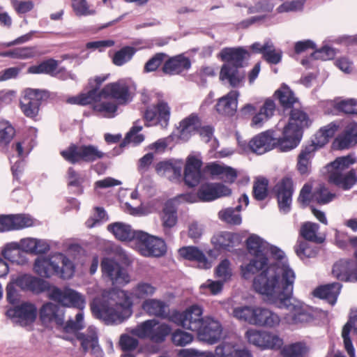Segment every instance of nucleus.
Instances as JSON below:
<instances>
[{
  "instance_id": "1",
  "label": "nucleus",
  "mask_w": 357,
  "mask_h": 357,
  "mask_svg": "<svg viewBox=\"0 0 357 357\" xmlns=\"http://www.w3.org/2000/svg\"><path fill=\"white\" fill-rule=\"evenodd\" d=\"M294 280L295 273L289 266H273L255 278L253 287L257 292L266 295L271 302L288 308L290 314L287 319L290 324L309 322L312 315L303 306L290 303Z\"/></svg>"
},
{
  "instance_id": "5",
  "label": "nucleus",
  "mask_w": 357,
  "mask_h": 357,
  "mask_svg": "<svg viewBox=\"0 0 357 357\" xmlns=\"http://www.w3.org/2000/svg\"><path fill=\"white\" fill-rule=\"evenodd\" d=\"M233 314L236 319L251 325L267 328H275L279 326L281 321L277 313L263 307H238L234 309Z\"/></svg>"
},
{
  "instance_id": "36",
  "label": "nucleus",
  "mask_w": 357,
  "mask_h": 357,
  "mask_svg": "<svg viewBox=\"0 0 357 357\" xmlns=\"http://www.w3.org/2000/svg\"><path fill=\"white\" fill-rule=\"evenodd\" d=\"M317 146L314 142L303 147L298 155L297 170L303 176H307L310 172L311 159L317 151Z\"/></svg>"
},
{
  "instance_id": "19",
  "label": "nucleus",
  "mask_w": 357,
  "mask_h": 357,
  "mask_svg": "<svg viewBox=\"0 0 357 357\" xmlns=\"http://www.w3.org/2000/svg\"><path fill=\"white\" fill-rule=\"evenodd\" d=\"M48 296L50 299L58 302L63 306L82 309L84 305V300L82 296L71 289L61 290L56 287H52L50 289Z\"/></svg>"
},
{
  "instance_id": "54",
  "label": "nucleus",
  "mask_w": 357,
  "mask_h": 357,
  "mask_svg": "<svg viewBox=\"0 0 357 357\" xmlns=\"http://www.w3.org/2000/svg\"><path fill=\"white\" fill-rule=\"evenodd\" d=\"M310 242L298 240L294 246V250L301 259L312 258L317 256L319 249L317 247L312 246Z\"/></svg>"
},
{
  "instance_id": "57",
  "label": "nucleus",
  "mask_w": 357,
  "mask_h": 357,
  "mask_svg": "<svg viewBox=\"0 0 357 357\" xmlns=\"http://www.w3.org/2000/svg\"><path fill=\"white\" fill-rule=\"evenodd\" d=\"M335 197L336 195L330 192L328 188L324 185H320L319 188H316L313 192V200L321 205L328 204L332 202Z\"/></svg>"
},
{
  "instance_id": "3",
  "label": "nucleus",
  "mask_w": 357,
  "mask_h": 357,
  "mask_svg": "<svg viewBox=\"0 0 357 357\" xmlns=\"http://www.w3.org/2000/svg\"><path fill=\"white\" fill-rule=\"evenodd\" d=\"M246 248L248 252L253 257L250 262L241 266L243 276L247 278L249 275L258 273L260 275L264 271L268 270L271 266H289L287 264H273L268 265V259L266 255L268 245L266 244L260 237L255 234L250 235L245 241Z\"/></svg>"
},
{
  "instance_id": "64",
  "label": "nucleus",
  "mask_w": 357,
  "mask_h": 357,
  "mask_svg": "<svg viewBox=\"0 0 357 357\" xmlns=\"http://www.w3.org/2000/svg\"><path fill=\"white\" fill-rule=\"evenodd\" d=\"M282 52L280 50H276L273 43H270L267 50L264 52L263 58L268 63L278 64L282 60Z\"/></svg>"
},
{
  "instance_id": "47",
  "label": "nucleus",
  "mask_w": 357,
  "mask_h": 357,
  "mask_svg": "<svg viewBox=\"0 0 357 357\" xmlns=\"http://www.w3.org/2000/svg\"><path fill=\"white\" fill-rule=\"evenodd\" d=\"M237 236L235 234L228 231H221L214 235L211 242L218 250H230L235 246Z\"/></svg>"
},
{
  "instance_id": "15",
  "label": "nucleus",
  "mask_w": 357,
  "mask_h": 357,
  "mask_svg": "<svg viewBox=\"0 0 357 357\" xmlns=\"http://www.w3.org/2000/svg\"><path fill=\"white\" fill-rule=\"evenodd\" d=\"M100 268L102 278L110 281L112 284L124 285L130 282V276L126 270L114 259L102 258Z\"/></svg>"
},
{
  "instance_id": "50",
  "label": "nucleus",
  "mask_w": 357,
  "mask_h": 357,
  "mask_svg": "<svg viewBox=\"0 0 357 357\" xmlns=\"http://www.w3.org/2000/svg\"><path fill=\"white\" fill-rule=\"evenodd\" d=\"M137 52V49L132 46H124L116 51L112 57V63L116 66H121L129 62Z\"/></svg>"
},
{
  "instance_id": "14",
  "label": "nucleus",
  "mask_w": 357,
  "mask_h": 357,
  "mask_svg": "<svg viewBox=\"0 0 357 357\" xmlns=\"http://www.w3.org/2000/svg\"><path fill=\"white\" fill-rule=\"evenodd\" d=\"M245 337L250 344H252L261 349L278 350L284 344L283 340L278 335L257 329L248 330Z\"/></svg>"
},
{
  "instance_id": "63",
  "label": "nucleus",
  "mask_w": 357,
  "mask_h": 357,
  "mask_svg": "<svg viewBox=\"0 0 357 357\" xmlns=\"http://www.w3.org/2000/svg\"><path fill=\"white\" fill-rule=\"evenodd\" d=\"M40 55V53L38 51L36 46H26L15 48V59H30Z\"/></svg>"
},
{
  "instance_id": "42",
  "label": "nucleus",
  "mask_w": 357,
  "mask_h": 357,
  "mask_svg": "<svg viewBox=\"0 0 357 357\" xmlns=\"http://www.w3.org/2000/svg\"><path fill=\"white\" fill-rule=\"evenodd\" d=\"M59 61L50 58L43 60L38 65H33L29 67L27 73L30 74H45L54 77L61 72L59 70Z\"/></svg>"
},
{
  "instance_id": "60",
  "label": "nucleus",
  "mask_w": 357,
  "mask_h": 357,
  "mask_svg": "<svg viewBox=\"0 0 357 357\" xmlns=\"http://www.w3.org/2000/svg\"><path fill=\"white\" fill-rule=\"evenodd\" d=\"M338 126L335 123H330L328 126L321 128L316 135V138H321V140H318L316 146L319 145L321 146L328 142L329 139L332 138Z\"/></svg>"
},
{
  "instance_id": "17",
  "label": "nucleus",
  "mask_w": 357,
  "mask_h": 357,
  "mask_svg": "<svg viewBox=\"0 0 357 357\" xmlns=\"http://www.w3.org/2000/svg\"><path fill=\"white\" fill-rule=\"evenodd\" d=\"M45 91L28 89L20 100V106L23 114L28 118H36L39 112L40 106L45 97Z\"/></svg>"
},
{
  "instance_id": "48",
  "label": "nucleus",
  "mask_w": 357,
  "mask_h": 357,
  "mask_svg": "<svg viewBox=\"0 0 357 357\" xmlns=\"http://www.w3.org/2000/svg\"><path fill=\"white\" fill-rule=\"evenodd\" d=\"M215 353L218 357H252L248 351L236 349L233 344L227 342L218 345Z\"/></svg>"
},
{
  "instance_id": "6",
  "label": "nucleus",
  "mask_w": 357,
  "mask_h": 357,
  "mask_svg": "<svg viewBox=\"0 0 357 357\" xmlns=\"http://www.w3.org/2000/svg\"><path fill=\"white\" fill-rule=\"evenodd\" d=\"M140 100L145 107L144 109L141 110V114L146 127L157 125L166 127L168 125L171 108L167 102L159 100L151 105V98L146 93H142Z\"/></svg>"
},
{
  "instance_id": "59",
  "label": "nucleus",
  "mask_w": 357,
  "mask_h": 357,
  "mask_svg": "<svg viewBox=\"0 0 357 357\" xmlns=\"http://www.w3.org/2000/svg\"><path fill=\"white\" fill-rule=\"evenodd\" d=\"M168 55L164 52H158L151 57L144 64L143 72L149 73L156 71L164 63Z\"/></svg>"
},
{
  "instance_id": "20",
  "label": "nucleus",
  "mask_w": 357,
  "mask_h": 357,
  "mask_svg": "<svg viewBox=\"0 0 357 357\" xmlns=\"http://www.w3.org/2000/svg\"><path fill=\"white\" fill-rule=\"evenodd\" d=\"M6 314L11 319H17V321L22 326L31 325L37 317V308L31 303L22 302L6 310Z\"/></svg>"
},
{
  "instance_id": "27",
  "label": "nucleus",
  "mask_w": 357,
  "mask_h": 357,
  "mask_svg": "<svg viewBox=\"0 0 357 357\" xmlns=\"http://www.w3.org/2000/svg\"><path fill=\"white\" fill-rule=\"evenodd\" d=\"M202 162L195 156L188 158L184 169V181L189 187L199 184L202 177L201 168Z\"/></svg>"
},
{
  "instance_id": "2",
  "label": "nucleus",
  "mask_w": 357,
  "mask_h": 357,
  "mask_svg": "<svg viewBox=\"0 0 357 357\" xmlns=\"http://www.w3.org/2000/svg\"><path fill=\"white\" fill-rule=\"evenodd\" d=\"M133 303L128 293L112 288L104 295L102 302L91 305L93 314L110 324H121L132 314Z\"/></svg>"
},
{
  "instance_id": "22",
  "label": "nucleus",
  "mask_w": 357,
  "mask_h": 357,
  "mask_svg": "<svg viewBox=\"0 0 357 357\" xmlns=\"http://www.w3.org/2000/svg\"><path fill=\"white\" fill-rule=\"evenodd\" d=\"M231 193V190L221 183H206L199 186L197 197L202 202H211Z\"/></svg>"
},
{
  "instance_id": "28",
  "label": "nucleus",
  "mask_w": 357,
  "mask_h": 357,
  "mask_svg": "<svg viewBox=\"0 0 357 357\" xmlns=\"http://www.w3.org/2000/svg\"><path fill=\"white\" fill-rule=\"evenodd\" d=\"M239 92L231 90L225 96L220 98L215 105L216 112L222 116H233L237 111Z\"/></svg>"
},
{
  "instance_id": "25",
  "label": "nucleus",
  "mask_w": 357,
  "mask_h": 357,
  "mask_svg": "<svg viewBox=\"0 0 357 357\" xmlns=\"http://www.w3.org/2000/svg\"><path fill=\"white\" fill-rule=\"evenodd\" d=\"M162 67V71L165 75H177L188 71L191 67L190 59L181 54L174 56H168Z\"/></svg>"
},
{
  "instance_id": "40",
  "label": "nucleus",
  "mask_w": 357,
  "mask_h": 357,
  "mask_svg": "<svg viewBox=\"0 0 357 357\" xmlns=\"http://www.w3.org/2000/svg\"><path fill=\"white\" fill-rule=\"evenodd\" d=\"M202 125V121L198 114L192 113L179 123V136L182 139H188L197 132Z\"/></svg>"
},
{
  "instance_id": "56",
  "label": "nucleus",
  "mask_w": 357,
  "mask_h": 357,
  "mask_svg": "<svg viewBox=\"0 0 357 357\" xmlns=\"http://www.w3.org/2000/svg\"><path fill=\"white\" fill-rule=\"evenodd\" d=\"M241 205L237 206L235 208H227L219 212V218L227 224L238 225L241 223L242 219L239 213Z\"/></svg>"
},
{
  "instance_id": "61",
  "label": "nucleus",
  "mask_w": 357,
  "mask_h": 357,
  "mask_svg": "<svg viewBox=\"0 0 357 357\" xmlns=\"http://www.w3.org/2000/svg\"><path fill=\"white\" fill-rule=\"evenodd\" d=\"M15 135L14 127L8 121L0 123V146L8 144Z\"/></svg>"
},
{
  "instance_id": "29",
  "label": "nucleus",
  "mask_w": 357,
  "mask_h": 357,
  "mask_svg": "<svg viewBox=\"0 0 357 357\" xmlns=\"http://www.w3.org/2000/svg\"><path fill=\"white\" fill-rule=\"evenodd\" d=\"M328 182L344 190L351 189L357 182L356 170L350 169L347 173H343L340 169L333 170L329 174Z\"/></svg>"
},
{
  "instance_id": "49",
  "label": "nucleus",
  "mask_w": 357,
  "mask_h": 357,
  "mask_svg": "<svg viewBox=\"0 0 357 357\" xmlns=\"http://www.w3.org/2000/svg\"><path fill=\"white\" fill-rule=\"evenodd\" d=\"M155 170L158 174L167 176L170 181H174L181 178L182 168L171 162L162 161L156 165Z\"/></svg>"
},
{
  "instance_id": "32",
  "label": "nucleus",
  "mask_w": 357,
  "mask_h": 357,
  "mask_svg": "<svg viewBox=\"0 0 357 357\" xmlns=\"http://www.w3.org/2000/svg\"><path fill=\"white\" fill-rule=\"evenodd\" d=\"M107 230L111 232L116 239L121 241H137V236L142 231L133 230L130 225L116 222L107 226Z\"/></svg>"
},
{
  "instance_id": "52",
  "label": "nucleus",
  "mask_w": 357,
  "mask_h": 357,
  "mask_svg": "<svg viewBox=\"0 0 357 357\" xmlns=\"http://www.w3.org/2000/svg\"><path fill=\"white\" fill-rule=\"evenodd\" d=\"M156 289L157 288L151 283L139 282L132 289L131 295L133 298L146 300L148 297L152 296Z\"/></svg>"
},
{
  "instance_id": "51",
  "label": "nucleus",
  "mask_w": 357,
  "mask_h": 357,
  "mask_svg": "<svg viewBox=\"0 0 357 357\" xmlns=\"http://www.w3.org/2000/svg\"><path fill=\"white\" fill-rule=\"evenodd\" d=\"M269 181L263 176L257 178L252 186V197L257 201H264L268 195Z\"/></svg>"
},
{
  "instance_id": "34",
  "label": "nucleus",
  "mask_w": 357,
  "mask_h": 357,
  "mask_svg": "<svg viewBox=\"0 0 357 357\" xmlns=\"http://www.w3.org/2000/svg\"><path fill=\"white\" fill-rule=\"evenodd\" d=\"M248 56V52L243 47H225L220 52L221 59L236 68L243 67V61Z\"/></svg>"
},
{
  "instance_id": "41",
  "label": "nucleus",
  "mask_w": 357,
  "mask_h": 357,
  "mask_svg": "<svg viewBox=\"0 0 357 357\" xmlns=\"http://www.w3.org/2000/svg\"><path fill=\"white\" fill-rule=\"evenodd\" d=\"M207 169L212 176H218L225 183H233L238 176L235 169L224 165L211 163L207 166Z\"/></svg>"
},
{
  "instance_id": "43",
  "label": "nucleus",
  "mask_w": 357,
  "mask_h": 357,
  "mask_svg": "<svg viewBox=\"0 0 357 357\" xmlns=\"http://www.w3.org/2000/svg\"><path fill=\"white\" fill-rule=\"evenodd\" d=\"M239 68L231 66L230 63L222 65L220 72V79L227 80L232 87L238 86L245 78V73L238 70Z\"/></svg>"
},
{
  "instance_id": "18",
  "label": "nucleus",
  "mask_w": 357,
  "mask_h": 357,
  "mask_svg": "<svg viewBox=\"0 0 357 357\" xmlns=\"http://www.w3.org/2000/svg\"><path fill=\"white\" fill-rule=\"evenodd\" d=\"M340 259L334 263L332 275L342 282H357V257Z\"/></svg>"
},
{
  "instance_id": "35",
  "label": "nucleus",
  "mask_w": 357,
  "mask_h": 357,
  "mask_svg": "<svg viewBox=\"0 0 357 357\" xmlns=\"http://www.w3.org/2000/svg\"><path fill=\"white\" fill-rule=\"evenodd\" d=\"M77 339L80 342L81 347L84 352L91 349V353L100 356L102 351L98 345V339L96 333L93 330H88L87 333H77Z\"/></svg>"
},
{
  "instance_id": "31",
  "label": "nucleus",
  "mask_w": 357,
  "mask_h": 357,
  "mask_svg": "<svg viewBox=\"0 0 357 357\" xmlns=\"http://www.w3.org/2000/svg\"><path fill=\"white\" fill-rule=\"evenodd\" d=\"M142 307L150 316L169 321L171 312H169V305L164 301L155 298L146 299Z\"/></svg>"
},
{
  "instance_id": "26",
  "label": "nucleus",
  "mask_w": 357,
  "mask_h": 357,
  "mask_svg": "<svg viewBox=\"0 0 357 357\" xmlns=\"http://www.w3.org/2000/svg\"><path fill=\"white\" fill-rule=\"evenodd\" d=\"M16 285L24 291H30L34 294H40L51 289L50 284L43 279L29 275H23L15 279Z\"/></svg>"
},
{
  "instance_id": "45",
  "label": "nucleus",
  "mask_w": 357,
  "mask_h": 357,
  "mask_svg": "<svg viewBox=\"0 0 357 357\" xmlns=\"http://www.w3.org/2000/svg\"><path fill=\"white\" fill-rule=\"evenodd\" d=\"M319 225L312 222H303L299 229V236L304 241L321 244L324 242L325 238L319 235Z\"/></svg>"
},
{
  "instance_id": "53",
  "label": "nucleus",
  "mask_w": 357,
  "mask_h": 357,
  "mask_svg": "<svg viewBox=\"0 0 357 357\" xmlns=\"http://www.w3.org/2000/svg\"><path fill=\"white\" fill-rule=\"evenodd\" d=\"M280 349L283 357H304L308 351L305 344L301 342L287 344Z\"/></svg>"
},
{
  "instance_id": "44",
  "label": "nucleus",
  "mask_w": 357,
  "mask_h": 357,
  "mask_svg": "<svg viewBox=\"0 0 357 357\" xmlns=\"http://www.w3.org/2000/svg\"><path fill=\"white\" fill-rule=\"evenodd\" d=\"M352 328L357 333V312L349 316V319L343 326L342 331L344 348L349 357H355V349L349 336Z\"/></svg>"
},
{
  "instance_id": "24",
  "label": "nucleus",
  "mask_w": 357,
  "mask_h": 357,
  "mask_svg": "<svg viewBox=\"0 0 357 357\" xmlns=\"http://www.w3.org/2000/svg\"><path fill=\"white\" fill-rule=\"evenodd\" d=\"M101 93L104 98H112L121 103H126L130 100V87L123 80L106 84L101 89Z\"/></svg>"
},
{
  "instance_id": "30",
  "label": "nucleus",
  "mask_w": 357,
  "mask_h": 357,
  "mask_svg": "<svg viewBox=\"0 0 357 357\" xmlns=\"http://www.w3.org/2000/svg\"><path fill=\"white\" fill-rule=\"evenodd\" d=\"M275 99L278 100L280 106L284 112L291 110L296 105H300V100L289 86L283 83L273 94Z\"/></svg>"
},
{
  "instance_id": "16",
  "label": "nucleus",
  "mask_w": 357,
  "mask_h": 357,
  "mask_svg": "<svg viewBox=\"0 0 357 357\" xmlns=\"http://www.w3.org/2000/svg\"><path fill=\"white\" fill-rule=\"evenodd\" d=\"M195 333L199 340L213 344L220 340L222 326L219 321L206 316L204 317Z\"/></svg>"
},
{
  "instance_id": "46",
  "label": "nucleus",
  "mask_w": 357,
  "mask_h": 357,
  "mask_svg": "<svg viewBox=\"0 0 357 357\" xmlns=\"http://www.w3.org/2000/svg\"><path fill=\"white\" fill-rule=\"evenodd\" d=\"M103 98V94L100 91H97V89H91L86 93H82L77 96L71 97L68 102L70 104H75L85 106L91 104H96Z\"/></svg>"
},
{
  "instance_id": "4",
  "label": "nucleus",
  "mask_w": 357,
  "mask_h": 357,
  "mask_svg": "<svg viewBox=\"0 0 357 357\" xmlns=\"http://www.w3.org/2000/svg\"><path fill=\"white\" fill-rule=\"evenodd\" d=\"M36 273L43 278L57 275L62 279L73 277L75 267L73 262L64 255L59 253L51 258H38L34 262Z\"/></svg>"
},
{
  "instance_id": "58",
  "label": "nucleus",
  "mask_w": 357,
  "mask_h": 357,
  "mask_svg": "<svg viewBox=\"0 0 357 357\" xmlns=\"http://www.w3.org/2000/svg\"><path fill=\"white\" fill-rule=\"evenodd\" d=\"M333 108L346 114H356L357 111V100L354 98L335 101Z\"/></svg>"
},
{
  "instance_id": "8",
  "label": "nucleus",
  "mask_w": 357,
  "mask_h": 357,
  "mask_svg": "<svg viewBox=\"0 0 357 357\" xmlns=\"http://www.w3.org/2000/svg\"><path fill=\"white\" fill-rule=\"evenodd\" d=\"M60 154L65 160L73 165L82 162L92 163L106 156V153L100 150L97 146L77 145L73 143L61 151Z\"/></svg>"
},
{
  "instance_id": "55",
  "label": "nucleus",
  "mask_w": 357,
  "mask_h": 357,
  "mask_svg": "<svg viewBox=\"0 0 357 357\" xmlns=\"http://www.w3.org/2000/svg\"><path fill=\"white\" fill-rule=\"evenodd\" d=\"M162 217V225L165 228H172L177 222V209L172 202H168L163 208Z\"/></svg>"
},
{
  "instance_id": "21",
  "label": "nucleus",
  "mask_w": 357,
  "mask_h": 357,
  "mask_svg": "<svg viewBox=\"0 0 357 357\" xmlns=\"http://www.w3.org/2000/svg\"><path fill=\"white\" fill-rule=\"evenodd\" d=\"M33 225L34 220L29 214L0 215V232L21 230Z\"/></svg>"
},
{
  "instance_id": "39",
  "label": "nucleus",
  "mask_w": 357,
  "mask_h": 357,
  "mask_svg": "<svg viewBox=\"0 0 357 357\" xmlns=\"http://www.w3.org/2000/svg\"><path fill=\"white\" fill-rule=\"evenodd\" d=\"M339 149H348L357 144V123L348 124L344 131L336 138Z\"/></svg>"
},
{
  "instance_id": "11",
  "label": "nucleus",
  "mask_w": 357,
  "mask_h": 357,
  "mask_svg": "<svg viewBox=\"0 0 357 357\" xmlns=\"http://www.w3.org/2000/svg\"><path fill=\"white\" fill-rule=\"evenodd\" d=\"M172 331V327L165 323L158 324L155 319L142 322L136 329L137 335L142 338H148L155 343L163 342Z\"/></svg>"
},
{
  "instance_id": "23",
  "label": "nucleus",
  "mask_w": 357,
  "mask_h": 357,
  "mask_svg": "<svg viewBox=\"0 0 357 357\" xmlns=\"http://www.w3.org/2000/svg\"><path fill=\"white\" fill-rule=\"evenodd\" d=\"M64 310L51 302L44 303L39 309V318L43 324L54 323L59 326L64 324Z\"/></svg>"
},
{
  "instance_id": "12",
  "label": "nucleus",
  "mask_w": 357,
  "mask_h": 357,
  "mask_svg": "<svg viewBox=\"0 0 357 357\" xmlns=\"http://www.w3.org/2000/svg\"><path fill=\"white\" fill-rule=\"evenodd\" d=\"M137 245L139 252L144 257H160L167 252L164 240L142 231L138 234Z\"/></svg>"
},
{
  "instance_id": "33",
  "label": "nucleus",
  "mask_w": 357,
  "mask_h": 357,
  "mask_svg": "<svg viewBox=\"0 0 357 357\" xmlns=\"http://www.w3.org/2000/svg\"><path fill=\"white\" fill-rule=\"evenodd\" d=\"M275 110V101L271 98H266L259 110L253 116L251 126L261 128L266 121L273 116Z\"/></svg>"
},
{
  "instance_id": "7",
  "label": "nucleus",
  "mask_w": 357,
  "mask_h": 357,
  "mask_svg": "<svg viewBox=\"0 0 357 357\" xmlns=\"http://www.w3.org/2000/svg\"><path fill=\"white\" fill-rule=\"evenodd\" d=\"M311 120L308 114L301 108L294 107L289 110L288 123L284 126L282 135L287 139L291 149L296 148L301 142L303 129L308 128Z\"/></svg>"
},
{
  "instance_id": "13",
  "label": "nucleus",
  "mask_w": 357,
  "mask_h": 357,
  "mask_svg": "<svg viewBox=\"0 0 357 357\" xmlns=\"http://www.w3.org/2000/svg\"><path fill=\"white\" fill-rule=\"evenodd\" d=\"M294 192V182L289 176L282 178L273 188L279 210L284 214L291 211Z\"/></svg>"
},
{
  "instance_id": "9",
  "label": "nucleus",
  "mask_w": 357,
  "mask_h": 357,
  "mask_svg": "<svg viewBox=\"0 0 357 357\" xmlns=\"http://www.w3.org/2000/svg\"><path fill=\"white\" fill-rule=\"evenodd\" d=\"M248 146L252 152L259 155L275 148L279 149L281 151L291 150L284 136L278 137L275 131L272 130H268L255 136L249 142Z\"/></svg>"
},
{
  "instance_id": "38",
  "label": "nucleus",
  "mask_w": 357,
  "mask_h": 357,
  "mask_svg": "<svg viewBox=\"0 0 357 357\" xmlns=\"http://www.w3.org/2000/svg\"><path fill=\"white\" fill-rule=\"evenodd\" d=\"M179 255L188 261H197L204 268H209L211 264L204 253L196 246H185L178 250Z\"/></svg>"
},
{
  "instance_id": "37",
  "label": "nucleus",
  "mask_w": 357,
  "mask_h": 357,
  "mask_svg": "<svg viewBox=\"0 0 357 357\" xmlns=\"http://www.w3.org/2000/svg\"><path fill=\"white\" fill-rule=\"evenodd\" d=\"M342 285L337 282L321 285L313 291L314 296L326 300L330 304L334 305L340 293Z\"/></svg>"
},
{
  "instance_id": "62",
  "label": "nucleus",
  "mask_w": 357,
  "mask_h": 357,
  "mask_svg": "<svg viewBox=\"0 0 357 357\" xmlns=\"http://www.w3.org/2000/svg\"><path fill=\"white\" fill-rule=\"evenodd\" d=\"M193 335L181 329L175 330L172 334V341L176 346L184 347L193 340Z\"/></svg>"
},
{
  "instance_id": "10",
  "label": "nucleus",
  "mask_w": 357,
  "mask_h": 357,
  "mask_svg": "<svg viewBox=\"0 0 357 357\" xmlns=\"http://www.w3.org/2000/svg\"><path fill=\"white\" fill-rule=\"evenodd\" d=\"M203 313L204 309L201 305L193 304L183 311L172 310L169 321L185 330L195 332L204 318Z\"/></svg>"
}]
</instances>
